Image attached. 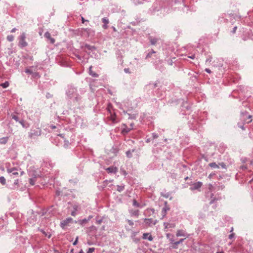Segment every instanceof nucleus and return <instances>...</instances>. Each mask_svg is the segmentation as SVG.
Returning a JSON list of instances; mask_svg holds the SVG:
<instances>
[{"instance_id": "nucleus-42", "label": "nucleus", "mask_w": 253, "mask_h": 253, "mask_svg": "<svg viewBox=\"0 0 253 253\" xmlns=\"http://www.w3.org/2000/svg\"><path fill=\"white\" fill-rule=\"evenodd\" d=\"M132 205L133 206L137 208L141 207L140 204L138 203L135 199L133 200Z\"/></svg>"}, {"instance_id": "nucleus-57", "label": "nucleus", "mask_w": 253, "mask_h": 253, "mask_svg": "<svg viewBox=\"0 0 253 253\" xmlns=\"http://www.w3.org/2000/svg\"><path fill=\"white\" fill-rule=\"evenodd\" d=\"M235 236V234L234 233H232L231 234H230L229 236H228V238L229 239H233Z\"/></svg>"}, {"instance_id": "nucleus-32", "label": "nucleus", "mask_w": 253, "mask_h": 253, "mask_svg": "<svg viewBox=\"0 0 253 253\" xmlns=\"http://www.w3.org/2000/svg\"><path fill=\"white\" fill-rule=\"evenodd\" d=\"M209 166L212 169H219V166L216 164L215 162L211 163L209 164Z\"/></svg>"}, {"instance_id": "nucleus-21", "label": "nucleus", "mask_w": 253, "mask_h": 253, "mask_svg": "<svg viewBox=\"0 0 253 253\" xmlns=\"http://www.w3.org/2000/svg\"><path fill=\"white\" fill-rule=\"evenodd\" d=\"M148 39L152 45H155L159 40L158 38L149 36Z\"/></svg>"}, {"instance_id": "nucleus-17", "label": "nucleus", "mask_w": 253, "mask_h": 253, "mask_svg": "<svg viewBox=\"0 0 253 253\" xmlns=\"http://www.w3.org/2000/svg\"><path fill=\"white\" fill-rule=\"evenodd\" d=\"M191 106L188 104L187 102H183L181 105V109L182 110H186L188 111L191 109Z\"/></svg>"}, {"instance_id": "nucleus-52", "label": "nucleus", "mask_w": 253, "mask_h": 253, "mask_svg": "<svg viewBox=\"0 0 253 253\" xmlns=\"http://www.w3.org/2000/svg\"><path fill=\"white\" fill-rule=\"evenodd\" d=\"M167 62L168 64L170 66L172 65L173 63H174L173 59H169L167 60Z\"/></svg>"}, {"instance_id": "nucleus-47", "label": "nucleus", "mask_w": 253, "mask_h": 253, "mask_svg": "<svg viewBox=\"0 0 253 253\" xmlns=\"http://www.w3.org/2000/svg\"><path fill=\"white\" fill-rule=\"evenodd\" d=\"M32 77L33 78H39L40 77V74L38 72H33L32 75Z\"/></svg>"}, {"instance_id": "nucleus-44", "label": "nucleus", "mask_w": 253, "mask_h": 253, "mask_svg": "<svg viewBox=\"0 0 253 253\" xmlns=\"http://www.w3.org/2000/svg\"><path fill=\"white\" fill-rule=\"evenodd\" d=\"M125 189L124 185H117V191L119 192L123 191Z\"/></svg>"}, {"instance_id": "nucleus-36", "label": "nucleus", "mask_w": 253, "mask_h": 253, "mask_svg": "<svg viewBox=\"0 0 253 253\" xmlns=\"http://www.w3.org/2000/svg\"><path fill=\"white\" fill-rule=\"evenodd\" d=\"M32 68H33V66L31 67L30 68L26 69L25 70V73L28 74H30V75H31L32 76L33 73V72H34L33 70H32Z\"/></svg>"}, {"instance_id": "nucleus-38", "label": "nucleus", "mask_w": 253, "mask_h": 253, "mask_svg": "<svg viewBox=\"0 0 253 253\" xmlns=\"http://www.w3.org/2000/svg\"><path fill=\"white\" fill-rule=\"evenodd\" d=\"M110 182V181L105 180L103 182L102 184L101 185H100L99 187H101L103 189L107 186V185Z\"/></svg>"}, {"instance_id": "nucleus-53", "label": "nucleus", "mask_w": 253, "mask_h": 253, "mask_svg": "<svg viewBox=\"0 0 253 253\" xmlns=\"http://www.w3.org/2000/svg\"><path fill=\"white\" fill-rule=\"evenodd\" d=\"M152 139H157L158 137H159V135L157 133H152Z\"/></svg>"}, {"instance_id": "nucleus-61", "label": "nucleus", "mask_w": 253, "mask_h": 253, "mask_svg": "<svg viewBox=\"0 0 253 253\" xmlns=\"http://www.w3.org/2000/svg\"><path fill=\"white\" fill-rule=\"evenodd\" d=\"M219 165H220V166H221V167L223 169H226V165H225V164L224 163H220V164H219Z\"/></svg>"}, {"instance_id": "nucleus-46", "label": "nucleus", "mask_w": 253, "mask_h": 253, "mask_svg": "<svg viewBox=\"0 0 253 253\" xmlns=\"http://www.w3.org/2000/svg\"><path fill=\"white\" fill-rule=\"evenodd\" d=\"M245 123H238V126L239 127L241 128L242 130H245V127L244 126Z\"/></svg>"}, {"instance_id": "nucleus-64", "label": "nucleus", "mask_w": 253, "mask_h": 253, "mask_svg": "<svg viewBox=\"0 0 253 253\" xmlns=\"http://www.w3.org/2000/svg\"><path fill=\"white\" fill-rule=\"evenodd\" d=\"M237 26H235V27L233 28V29L232 31H231V32H232L233 34L235 33L236 31V30H237Z\"/></svg>"}, {"instance_id": "nucleus-25", "label": "nucleus", "mask_w": 253, "mask_h": 253, "mask_svg": "<svg viewBox=\"0 0 253 253\" xmlns=\"http://www.w3.org/2000/svg\"><path fill=\"white\" fill-rule=\"evenodd\" d=\"M12 119L14 120L16 122L19 123L21 120V118H19L18 115L16 113L12 114L11 115Z\"/></svg>"}, {"instance_id": "nucleus-28", "label": "nucleus", "mask_w": 253, "mask_h": 253, "mask_svg": "<svg viewBox=\"0 0 253 253\" xmlns=\"http://www.w3.org/2000/svg\"><path fill=\"white\" fill-rule=\"evenodd\" d=\"M139 210H132L129 211V213H130L131 216H134L136 217H138L139 216Z\"/></svg>"}, {"instance_id": "nucleus-54", "label": "nucleus", "mask_w": 253, "mask_h": 253, "mask_svg": "<svg viewBox=\"0 0 253 253\" xmlns=\"http://www.w3.org/2000/svg\"><path fill=\"white\" fill-rule=\"evenodd\" d=\"M95 250V249L94 248H89L88 249V251H87L86 253H92Z\"/></svg>"}, {"instance_id": "nucleus-12", "label": "nucleus", "mask_w": 253, "mask_h": 253, "mask_svg": "<svg viewBox=\"0 0 253 253\" xmlns=\"http://www.w3.org/2000/svg\"><path fill=\"white\" fill-rule=\"evenodd\" d=\"M155 213V210L153 208H148L144 211V215L145 216L149 217Z\"/></svg>"}, {"instance_id": "nucleus-16", "label": "nucleus", "mask_w": 253, "mask_h": 253, "mask_svg": "<svg viewBox=\"0 0 253 253\" xmlns=\"http://www.w3.org/2000/svg\"><path fill=\"white\" fill-rule=\"evenodd\" d=\"M81 48L82 49H84V48H86L87 49L90 50V51H93L96 49L95 47L93 45H90L88 44L85 43L84 45H82Z\"/></svg>"}, {"instance_id": "nucleus-40", "label": "nucleus", "mask_w": 253, "mask_h": 253, "mask_svg": "<svg viewBox=\"0 0 253 253\" xmlns=\"http://www.w3.org/2000/svg\"><path fill=\"white\" fill-rule=\"evenodd\" d=\"M9 85L8 82L5 81L4 83L0 84V86H2L3 88H7Z\"/></svg>"}, {"instance_id": "nucleus-62", "label": "nucleus", "mask_w": 253, "mask_h": 253, "mask_svg": "<svg viewBox=\"0 0 253 253\" xmlns=\"http://www.w3.org/2000/svg\"><path fill=\"white\" fill-rule=\"evenodd\" d=\"M185 238H183V239H180L179 241H177V243H178V244H180L182 243L184 241Z\"/></svg>"}, {"instance_id": "nucleus-19", "label": "nucleus", "mask_w": 253, "mask_h": 253, "mask_svg": "<svg viewBox=\"0 0 253 253\" xmlns=\"http://www.w3.org/2000/svg\"><path fill=\"white\" fill-rule=\"evenodd\" d=\"M142 238L143 239H147L149 241H152L153 240L152 236L149 233H144Z\"/></svg>"}, {"instance_id": "nucleus-51", "label": "nucleus", "mask_w": 253, "mask_h": 253, "mask_svg": "<svg viewBox=\"0 0 253 253\" xmlns=\"http://www.w3.org/2000/svg\"><path fill=\"white\" fill-rule=\"evenodd\" d=\"M102 21L105 24H108L109 23V20L106 17L103 18Z\"/></svg>"}, {"instance_id": "nucleus-48", "label": "nucleus", "mask_w": 253, "mask_h": 253, "mask_svg": "<svg viewBox=\"0 0 253 253\" xmlns=\"http://www.w3.org/2000/svg\"><path fill=\"white\" fill-rule=\"evenodd\" d=\"M55 195L56 196H62L63 195L62 192L61 190H60L59 189H56V191H55Z\"/></svg>"}, {"instance_id": "nucleus-24", "label": "nucleus", "mask_w": 253, "mask_h": 253, "mask_svg": "<svg viewBox=\"0 0 253 253\" xmlns=\"http://www.w3.org/2000/svg\"><path fill=\"white\" fill-rule=\"evenodd\" d=\"M170 243L171 244V247L173 249H176L178 248V245H179L177 241L175 242L173 238H171L169 240Z\"/></svg>"}, {"instance_id": "nucleus-9", "label": "nucleus", "mask_w": 253, "mask_h": 253, "mask_svg": "<svg viewBox=\"0 0 253 253\" xmlns=\"http://www.w3.org/2000/svg\"><path fill=\"white\" fill-rule=\"evenodd\" d=\"M144 222L147 227H151L157 223V220H154L152 218H144Z\"/></svg>"}, {"instance_id": "nucleus-55", "label": "nucleus", "mask_w": 253, "mask_h": 253, "mask_svg": "<svg viewBox=\"0 0 253 253\" xmlns=\"http://www.w3.org/2000/svg\"><path fill=\"white\" fill-rule=\"evenodd\" d=\"M127 222L129 224V225L130 226H133L134 225V222L132 220L127 219Z\"/></svg>"}, {"instance_id": "nucleus-39", "label": "nucleus", "mask_w": 253, "mask_h": 253, "mask_svg": "<svg viewBox=\"0 0 253 253\" xmlns=\"http://www.w3.org/2000/svg\"><path fill=\"white\" fill-rule=\"evenodd\" d=\"M97 230V228L93 225H92L89 227L90 232H92L93 234L96 233Z\"/></svg>"}, {"instance_id": "nucleus-45", "label": "nucleus", "mask_w": 253, "mask_h": 253, "mask_svg": "<svg viewBox=\"0 0 253 253\" xmlns=\"http://www.w3.org/2000/svg\"><path fill=\"white\" fill-rule=\"evenodd\" d=\"M0 183L3 185L6 184V179L3 176H0Z\"/></svg>"}, {"instance_id": "nucleus-56", "label": "nucleus", "mask_w": 253, "mask_h": 253, "mask_svg": "<svg viewBox=\"0 0 253 253\" xmlns=\"http://www.w3.org/2000/svg\"><path fill=\"white\" fill-rule=\"evenodd\" d=\"M96 82V80L93 81L90 84V87L92 89V87L95 86V83Z\"/></svg>"}, {"instance_id": "nucleus-4", "label": "nucleus", "mask_w": 253, "mask_h": 253, "mask_svg": "<svg viewBox=\"0 0 253 253\" xmlns=\"http://www.w3.org/2000/svg\"><path fill=\"white\" fill-rule=\"evenodd\" d=\"M71 211V215L73 216H76L79 213V211L81 210L80 205L76 203L71 204V207L69 208Z\"/></svg>"}, {"instance_id": "nucleus-60", "label": "nucleus", "mask_w": 253, "mask_h": 253, "mask_svg": "<svg viewBox=\"0 0 253 253\" xmlns=\"http://www.w3.org/2000/svg\"><path fill=\"white\" fill-rule=\"evenodd\" d=\"M152 54L151 52H149L146 56V59H148L152 56Z\"/></svg>"}, {"instance_id": "nucleus-11", "label": "nucleus", "mask_w": 253, "mask_h": 253, "mask_svg": "<svg viewBox=\"0 0 253 253\" xmlns=\"http://www.w3.org/2000/svg\"><path fill=\"white\" fill-rule=\"evenodd\" d=\"M177 237H184L185 238H188L189 234H188L185 230H178L176 233Z\"/></svg>"}, {"instance_id": "nucleus-6", "label": "nucleus", "mask_w": 253, "mask_h": 253, "mask_svg": "<svg viewBox=\"0 0 253 253\" xmlns=\"http://www.w3.org/2000/svg\"><path fill=\"white\" fill-rule=\"evenodd\" d=\"M73 223V219L71 217H68L60 222V226L61 228L64 230L66 229L67 226H69L70 223Z\"/></svg>"}, {"instance_id": "nucleus-35", "label": "nucleus", "mask_w": 253, "mask_h": 253, "mask_svg": "<svg viewBox=\"0 0 253 253\" xmlns=\"http://www.w3.org/2000/svg\"><path fill=\"white\" fill-rule=\"evenodd\" d=\"M211 201L210 202V205L213 204L216 201H217L219 199L218 198H216V197H214L213 194H211Z\"/></svg>"}, {"instance_id": "nucleus-14", "label": "nucleus", "mask_w": 253, "mask_h": 253, "mask_svg": "<svg viewBox=\"0 0 253 253\" xmlns=\"http://www.w3.org/2000/svg\"><path fill=\"white\" fill-rule=\"evenodd\" d=\"M202 185V183L201 182H197L196 183H194L192 186L190 187V189L191 190H195L198 189L199 188H201V187Z\"/></svg>"}, {"instance_id": "nucleus-18", "label": "nucleus", "mask_w": 253, "mask_h": 253, "mask_svg": "<svg viewBox=\"0 0 253 253\" xmlns=\"http://www.w3.org/2000/svg\"><path fill=\"white\" fill-rule=\"evenodd\" d=\"M164 226L165 229L174 228L175 227V224L174 223L164 222Z\"/></svg>"}, {"instance_id": "nucleus-7", "label": "nucleus", "mask_w": 253, "mask_h": 253, "mask_svg": "<svg viewBox=\"0 0 253 253\" xmlns=\"http://www.w3.org/2000/svg\"><path fill=\"white\" fill-rule=\"evenodd\" d=\"M188 125L191 129L193 130H197L199 127V125L197 121L194 119H192L188 122Z\"/></svg>"}, {"instance_id": "nucleus-2", "label": "nucleus", "mask_w": 253, "mask_h": 253, "mask_svg": "<svg viewBox=\"0 0 253 253\" xmlns=\"http://www.w3.org/2000/svg\"><path fill=\"white\" fill-rule=\"evenodd\" d=\"M66 99L70 107L80 108L84 104V99L78 92L77 87L68 85L65 90Z\"/></svg>"}, {"instance_id": "nucleus-58", "label": "nucleus", "mask_w": 253, "mask_h": 253, "mask_svg": "<svg viewBox=\"0 0 253 253\" xmlns=\"http://www.w3.org/2000/svg\"><path fill=\"white\" fill-rule=\"evenodd\" d=\"M149 85L150 86L154 87V88L157 87L158 86L157 83H155V84H150Z\"/></svg>"}, {"instance_id": "nucleus-33", "label": "nucleus", "mask_w": 253, "mask_h": 253, "mask_svg": "<svg viewBox=\"0 0 253 253\" xmlns=\"http://www.w3.org/2000/svg\"><path fill=\"white\" fill-rule=\"evenodd\" d=\"M92 67L90 66L89 69V74L93 77H98V75L91 70Z\"/></svg>"}, {"instance_id": "nucleus-41", "label": "nucleus", "mask_w": 253, "mask_h": 253, "mask_svg": "<svg viewBox=\"0 0 253 253\" xmlns=\"http://www.w3.org/2000/svg\"><path fill=\"white\" fill-rule=\"evenodd\" d=\"M36 170V176L37 177H42L43 176V174H42L41 171L40 169H37Z\"/></svg>"}, {"instance_id": "nucleus-27", "label": "nucleus", "mask_w": 253, "mask_h": 253, "mask_svg": "<svg viewBox=\"0 0 253 253\" xmlns=\"http://www.w3.org/2000/svg\"><path fill=\"white\" fill-rule=\"evenodd\" d=\"M188 75H191L190 80L193 82H195L196 81H197V73H194L192 74L191 73H189L188 74Z\"/></svg>"}, {"instance_id": "nucleus-23", "label": "nucleus", "mask_w": 253, "mask_h": 253, "mask_svg": "<svg viewBox=\"0 0 253 253\" xmlns=\"http://www.w3.org/2000/svg\"><path fill=\"white\" fill-rule=\"evenodd\" d=\"M19 123L20 124L23 128H27L30 126L29 124L27 122L24 121L23 119H21Z\"/></svg>"}, {"instance_id": "nucleus-26", "label": "nucleus", "mask_w": 253, "mask_h": 253, "mask_svg": "<svg viewBox=\"0 0 253 253\" xmlns=\"http://www.w3.org/2000/svg\"><path fill=\"white\" fill-rule=\"evenodd\" d=\"M74 118L75 121V124L76 125H80L82 123V118L78 116H74Z\"/></svg>"}, {"instance_id": "nucleus-13", "label": "nucleus", "mask_w": 253, "mask_h": 253, "mask_svg": "<svg viewBox=\"0 0 253 253\" xmlns=\"http://www.w3.org/2000/svg\"><path fill=\"white\" fill-rule=\"evenodd\" d=\"M18 170V168H8L7 169V171L9 173H11L13 175H18V173L17 171Z\"/></svg>"}, {"instance_id": "nucleus-63", "label": "nucleus", "mask_w": 253, "mask_h": 253, "mask_svg": "<svg viewBox=\"0 0 253 253\" xmlns=\"http://www.w3.org/2000/svg\"><path fill=\"white\" fill-rule=\"evenodd\" d=\"M151 141V138H148L147 136L146 137V140L145 142L146 143H149Z\"/></svg>"}, {"instance_id": "nucleus-50", "label": "nucleus", "mask_w": 253, "mask_h": 253, "mask_svg": "<svg viewBox=\"0 0 253 253\" xmlns=\"http://www.w3.org/2000/svg\"><path fill=\"white\" fill-rule=\"evenodd\" d=\"M7 40L9 42H12L14 40V37L12 35H8L7 37Z\"/></svg>"}, {"instance_id": "nucleus-30", "label": "nucleus", "mask_w": 253, "mask_h": 253, "mask_svg": "<svg viewBox=\"0 0 253 253\" xmlns=\"http://www.w3.org/2000/svg\"><path fill=\"white\" fill-rule=\"evenodd\" d=\"M131 128H129L128 127H127L126 126H125V128H124L122 130V133L123 134V135H126V134L128 132H129L130 130H131Z\"/></svg>"}, {"instance_id": "nucleus-43", "label": "nucleus", "mask_w": 253, "mask_h": 253, "mask_svg": "<svg viewBox=\"0 0 253 253\" xmlns=\"http://www.w3.org/2000/svg\"><path fill=\"white\" fill-rule=\"evenodd\" d=\"M36 170H34L33 171H30L29 172V175L32 176V177H34L35 178H37V176H36Z\"/></svg>"}, {"instance_id": "nucleus-8", "label": "nucleus", "mask_w": 253, "mask_h": 253, "mask_svg": "<svg viewBox=\"0 0 253 253\" xmlns=\"http://www.w3.org/2000/svg\"><path fill=\"white\" fill-rule=\"evenodd\" d=\"M29 213L32 215L28 218L27 220L30 224H34L37 220V215L33 210L30 211Z\"/></svg>"}, {"instance_id": "nucleus-22", "label": "nucleus", "mask_w": 253, "mask_h": 253, "mask_svg": "<svg viewBox=\"0 0 253 253\" xmlns=\"http://www.w3.org/2000/svg\"><path fill=\"white\" fill-rule=\"evenodd\" d=\"M108 173H116L117 172V168L114 167H110L106 169Z\"/></svg>"}, {"instance_id": "nucleus-34", "label": "nucleus", "mask_w": 253, "mask_h": 253, "mask_svg": "<svg viewBox=\"0 0 253 253\" xmlns=\"http://www.w3.org/2000/svg\"><path fill=\"white\" fill-rule=\"evenodd\" d=\"M135 235H136V233L133 232L132 233V235H131V237L132 239L133 240V242L137 243L139 242L140 239L138 238L135 237Z\"/></svg>"}, {"instance_id": "nucleus-49", "label": "nucleus", "mask_w": 253, "mask_h": 253, "mask_svg": "<svg viewBox=\"0 0 253 253\" xmlns=\"http://www.w3.org/2000/svg\"><path fill=\"white\" fill-rule=\"evenodd\" d=\"M36 178H35L34 177H31V178H30V179H29L30 184L32 185H35V182H36Z\"/></svg>"}, {"instance_id": "nucleus-29", "label": "nucleus", "mask_w": 253, "mask_h": 253, "mask_svg": "<svg viewBox=\"0 0 253 253\" xmlns=\"http://www.w3.org/2000/svg\"><path fill=\"white\" fill-rule=\"evenodd\" d=\"M135 151V149L129 150L126 152V156L127 158H130L132 157V153Z\"/></svg>"}, {"instance_id": "nucleus-31", "label": "nucleus", "mask_w": 253, "mask_h": 253, "mask_svg": "<svg viewBox=\"0 0 253 253\" xmlns=\"http://www.w3.org/2000/svg\"><path fill=\"white\" fill-rule=\"evenodd\" d=\"M8 140V137H3L0 138V144H5Z\"/></svg>"}, {"instance_id": "nucleus-3", "label": "nucleus", "mask_w": 253, "mask_h": 253, "mask_svg": "<svg viewBox=\"0 0 253 253\" xmlns=\"http://www.w3.org/2000/svg\"><path fill=\"white\" fill-rule=\"evenodd\" d=\"M42 134V129L39 127L33 126L28 133V137L31 140H36Z\"/></svg>"}, {"instance_id": "nucleus-37", "label": "nucleus", "mask_w": 253, "mask_h": 253, "mask_svg": "<svg viewBox=\"0 0 253 253\" xmlns=\"http://www.w3.org/2000/svg\"><path fill=\"white\" fill-rule=\"evenodd\" d=\"M169 210V208L167 205H165V206L162 209V213L163 214V215H165L167 213V211Z\"/></svg>"}, {"instance_id": "nucleus-15", "label": "nucleus", "mask_w": 253, "mask_h": 253, "mask_svg": "<svg viewBox=\"0 0 253 253\" xmlns=\"http://www.w3.org/2000/svg\"><path fill=\"white\" fill-rule=\"evenodd\" d=\"M90 217L89 216L88 218H84L78 220V223L82 226H84L90 219Z\"/></svg>"}, {"instance_id": "nucleus-20", "label": "nucleus", "mask_w": 253, "mask_h": 253, "mask_svg": "<svg viewBox=\"0 0 253 253\" xmlns=\"http://www.w3.org/2000/svg\"><path fill=\"white\" fill-rule=\"evenodd\" d=\"M44 37L48 39L51 43H54L55 42L54 39L51 37L50 34L48 32H46L44 34Z\"/></svg>"}, {"instance_id": "nucleus-10", "label": "nucleus", "mask_w": 253, "mask_h": 253, "mask_svg": "<svg viewBox=\"0 0 253 253\" xmlns=\"http://www.w3.org/2000/svg\"><path fill=\"white\" fill-rule=\"evenodd\" d=\"M112 106L110 104H109L107 106V111L110 114V120L112 121V122L113 123H116L117 122V121H116V114H115V113L112 114L111 113V109H112Z\"/></svg>"}, {"instance_id": "nucleus-1", "label": "nucleus", "mask_w": 253, "mask_h": 253, "mask_svg": "<svg viewBox=\"0 0 253 253\" xmlns=\"http://www.w3.org/2000/svg\"><path fill=\"white\" fill-rule=\"evenodd\" d=\"M177 1V0H156L149 8V12L151 15L164 16L170 11L173 3Z\"/></svg>"}, {"instance_id": "nucleus-59", "label": "nucleus", "mask_w": 253, "mask_h": 253, "mask_svg": "<svg viewBox=\"0 0 253 253\" xmlns=\"http://www.w3.org/2000/svg\"><path fill=\"white\" fill-rule=\"evenodd\" d=\"M124 72L126 73L130 74V72L129 68H125L124 69Z\"/></svg>"}, {"instance_id": "nucleus-5", "label": "nucleus", "mask_w": 253, "mask_h": 253, "mask_svg": "<svg viewBox=\"0 0 253 253\" xmlns=\"http://www.w3.org/2000/svg\"><path fill=\"white\" fill-rule=\"evenodd\" d=\"M25 39H26L25 34L24 33H22L19 37L18 46L20 48H23V47L27 46L28 43L26 42Z\"/></svg>"}]
</instances>
